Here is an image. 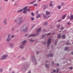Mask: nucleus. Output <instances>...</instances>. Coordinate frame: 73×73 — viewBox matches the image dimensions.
Wrapping results in <instances>:
<instances>
[{"label": "nucleus", "instance_id": "nucleus-25", "mask_svg": "<svg viewBox=\"0 0 73 73\" xmlns=\"http://www.w3.org/2000/svg\"><path fill=\"white\" fill-rule=\"evenodd\" d=\"M66 45H70V43L67 42L66 43Z\"/></svg>", "mask_w": 73, "mask_h": 73}, {"label": "nucleus", "instance_id": "nucleus-36", "mask_svg": "<svg viewBox=\"0 0 73 73\" xmlns=\"http://www.w3.org/2000/svg\"><path fill=\"white\" fill-rule=\"evenodd\" d=\"M15 37V35H13L11 36V38H14Z\"/></svg>", "mask_w": 73, "mask_h": 73}, {"label": "nucleus", "instance_id": "nucleus-28", "mask_svg": "<svg viewBox=\"0 0 73 73\" xmlns=\"http://www.w3.org/2000/svg\"><path fill=\"white\" fill-rule=\"evenodd\" d=\"M40 53V52L38 51H37L36 52V54H38Z\"/></svg>", "mask_w": 73, "mask_h": 73}, {"label": "nucleus", "instance_id": "nucleus-18", "mask_svg": "<svg viewBox=\"0 0 73 73\" xmlns=\"http://www.w3.org/2000/svg\"><path fill=\"white\" fill-rule=\"evenodd\" d=\"M52 1H51L50 3V7H52L53 5V4H52Z\"/></svg>", "mask_w": 73, "mask_h": 73}, {"label": "nucleus", "instance_id": "nucleus-45", "mask_svg": "<svg viewBox=\"0 0 73 73\" xmlns=\"http://www.w3.org/2000/svg\"><path fill=\"white\" fill-rule=\"evenodd\" d=\"M43 44H46V42H43Z\"/></svg>", "mask_w": 73, "mask_h": 73}, {"label": "nucleus", "instance_id": "nucleus-57", "mask_svg": "<svg viewBox=\"0 0 73 73\" xmlns=\"http://www.w3.org/2000/svg\"><path fill=\"white\" fill-rule=\"evenodd\" d=\"M61 20L60 19L58 21V22H60V21H61Z\"/></svg>", "mask_w": 73, "mask_h": 73}, {"label": "nucleus", "instance_id": "nucleus-53", "mask_svg": "<svg viewBox=\"0 0 73 73\" xmlns=\"http://www.w3.org/2000/svg\"><path fill=\"white\" fill-rule=\"evenodd\" d=\"M44 36H44V35H43L42 36V38H44Z\"/></svg>", "mask_w": 73, "mask_h": 73}, {"label": "nucleus", "instance_id": "nucleus-9", "mask_svg": "<svg viewBox=\"0 0 73 73\" xmlns=\"http://www.w3.org/2000/svg\"><path fill=\"white\" fill-rule=\"evenodd\" d=\"M51 43V39H49L47 41V47H49V45Z\"/></svg>", "mask_w": 73, "mask_h": 73}, {"label": "nucleus", "instance_id": "nucleus-21", "mask_svg": "<svg viewBox=\"0 0 73 73\" xmlns=\"http://www.w3.org/2000/svg\"><path fill=\"white\" fill-rule=\"evenodd\" d=\"M67 25H70L71 24V23H70V22H68L67 23Z\"/></svg>", "mask_w": 73, "mask_h": 73}, {"label": "nucleus", "instance_id": "nucleus-35", "mask_svg": "<svg viewBox=\"0 0 73 73\" xmlns=\"http://www.w3.org/2000/svg\"><path fill=\"white\" fill-rule=\"evenodd\" d=\"M22 60H26L25 58H24V57H22Z\"/></svg>", "mask_w": 73, "mask_h": 73}, {"label": "nucleus", "instance_id": "nucleus-10", "mask_svg": "<svg viewBox=\"0 0 73 73\" xmlns=\"http://www.w3.org/2000/svg\"><path fill=\"white\" fill-rule=\"evenodd\" d=\"M10 36V35H8V37L6 39V41L7 42H9L11 40V38H10L9 37Z\"/></svg>", "mask_w": 73, "mask_h": 73}, {"label": "nucleus", "instance_id": "nucleus-11", "mask_svg": "<svg viewBox=\"0 0 73 73\" xmlns=\"http://www.w3.org/2000/svg\"><path fill=\"white\" fill-rule=\"evenodd\" d=\"M53 56V54H48L47 55V57H52Z\"/></svg>", "mask_w": 73, "mask_h": 73}, {"label": "nucleus", "instance_id": "nucleus-38", "mask_svg": "<svg viewBox=\"0 0 73 73\" xmlns=\"http://www.w3.org/2000/svg\"><path fill=\"white\" fill-rule=\"evenodd\" d=\"M58 71H59V69L57 68V71H56V73H58Z\"/></svg>", "mask_w": 73, "mask_h": 73}, {"label": "nucleus", "instance_id": "nucleus-23", "mask_svg": "<svg viewBox=\"0 0 73 73\" xmlns=\"http://www.w3.org/2000/svg\"><path fill=\"white\" fill-rule=\"evenodd\" d=\"M61 8V7L60 6H58V9H60Z\"/></svg>", "mask_w": 73, "mask_h": 73}, {"label": "nucleus", "instance_id": "nucleus-42", "mask_svg": "<svg viewBox=\"0 0 73 73\" xmlns=\"http://www.w3.org/2000/svg\"><path fill=\"white\" fill-rule=\"evenodd\" d=\"M47 16L46 15H44V18H45Z\"/></svg>", "mask_w": 73, "mask_h": 73}, {"label": "nucleus", "instance_id": "nucleus-43", "mask_svg": "<svg viewBox=\"0 0 73 73\" xmlns=\"http://www.w3.org/2000/svg\"><path fill=\"white\" fill-rule=\"evenodd\" d=\"M35 27V25H34L33 26L31 27V29H32L33 28Z\"/></svg>", "mask_w": 73, "mask_h": 73}, {"label": "nucleus", "instance_id": "nucleus-37", "mask_svg": "<svg viewBox=\"0 0 73 73\" xmlns=\"http://www.w3.org/2000/svg\"><path fill=\"white\" fill-rule=\"evenodd\" d=\"M33 5H34L35 7H36L37 5V4H34Z\"/></svg>", "mask_w": 73, "mask_h": 73}, {"label": "nucleus", "instance_id": "nucleus-63", "mask_svg": "<svg viewBox=\"0 0 73 73\" xmlns=\"http://www.w3.org/2000/svg\"><path fill=\"white\" fill-rule=\"evenodd\" d=\"M12 73H15V72L13 71Z\"/></svg>", "mask_w": 73, "mask_h": 73}, {"label": "nucleus", "instance_id": "nucleus-24", "mask_svg": "<svg viewBox=\"0 0 73 73\" xmlns=\"http://www.w3.org/2000/svg\"><path fill=\"white\" fill-rule=\"evenodd\" d=\"M40 17H41V15H38L37 16L36 18L37 19L38 18H40Z\"/></svg>", "mask_w": 73, "mask_h": 73}, {"label": "nucleus", "instance_id": "nucleus-52", "mask_svg": "<svg viewBox=\"0 0 73 73\" xmlns=\"http://www.w3.org/2000/svg\"><path fill=\"white\" fill-rule=\"evenodd\" d=\"M5 1H8V0H4Z\"/></svg>", "mask_w": 73, "mask_h": 73}, {"label": "nucleus", "instance_id": "nucleus-51", "mask_svg": "<svg viewBox=\"0 0 73 73\" xmlns=\"http://www.w3.org/2000/svg\"><path fill=\"white\" fill-rule=\"evenodd\" d=\"M28 73H31V71H29V72H28Z\"/></svg>", "mask_w": 73, "mask_h": 73}, {"label": "nucleus", "instance_id": "nucleus-49", "mask_svg": "<svg viewBox=\"0 0 73 73\" xmlns=\"http://www.w3.org/2000/svg\"><path fill=\"white\" fill-rule=\"evenodd\" d=\"M45 63H48V61L46 60L45 61Z\"/></svg>", "mask_w": 73, "mask_h": 73}, {"label": "nucleus", "instance_id": "nucleus-22", "mask_svg": "<svg viewBox=\"0 0 73 73\" xmlns=\"http://www.w3.org/2000/svg\"><path fill=\"white\" fill-rule=\"evenodd\" d=\"M45 66L46 67V68H49V65L46 64Z\"/></svg>", "mask_w": 73, "mask_h": 73}, {"label": "nucleus", "instance_id": "nucleus-7", "mask_svg": "<svg viewBox=\"0 0 73 73\" xmlns=\"http://www.w3.org/2000/svg\"><path fill=\"white\" fill-rule=\"evenodd\" d=\"M28 66H29V64H28V63L27 62L25 63L24 65L23 66V70H26L27 69V68L28 67Z\"/></svg>", "mask_w": 73, "mask_h": 73}, {"label": "nucleus", "instance_id": "nucleus-58", "mask_svg": "<svg viewBox=\"0 0 73 73\" xmlns=\"http://www.w3.org/2000/svg\"><path fill=\"white\" fill-rule=\"evenodd\" d=\"M68 19H70V16H68Z\"/></svg>", "mask_w": 73, "mask_h": 73}, {"label": "nucleus", "instance_id": "nucleus-12", "mask_svg": "<svg viewBox=\"0 0 73 73\" xmlns=\"http://www.w3.org/2000/svg\"><path fill=\"white\" fill-rule=\"evenodd\" d=\"M73 20V15H70V20L72 21Z\"/></svg>", "mask_w": 73, "mask_h": 73}, {"label": "nucleus", "instance_id": "nucleus-40", "mask_svg": "<svg viewBox=\"0 0 73 73\" xmlns=\"http://www.w3.org/2000/svg\"><path fill=\"white\" fill-rule=\"evenodd\" d=\"M14 30H15V28H12L11 29V31H14Z\"/></svg>", "mask_w": 73, "mask_h": 73}, {"label": "nucleus", "instance_id": "nucleus-33", "mask_svg": "<svg viewBox=\"0 0 73 73\" xmlns=\"http://www.w3.org/2000/svg\"><path fill=\"white\" fill-rule=\"evenodd\" d=\"M51 34V33H50L47 34V36H49V35H50Z\"/></svg>", "mask_w": 73, "mask_h": 73}, {"label": "nucleus", "instance_id": "nucleus-2", "mask_svg": "<svg viewBox=\"0 0 73 73\" xmlns=\"http://www.w3.org/2000/svg\"><path fill=\"white\" fill-rule=\"evenodd\" d=\"M41 28H40L39 29H37L36 30V34H35L30 35L28 37V38H29V37H35L36 36V35H38V34H39V33L41 32Z\"/></svg>", "mask_w": 73, "mask_h": 73}, {"label": "nucleus", "instance_id": "nucleus-1", "mask_svg": "<svg viewBox=\"0 0 73 73\" xmlns=\"http://www.w3.org/2000/svg\"><path fill=\"white\" fill-rule=\"evenodd\" d=\"M22 19H23V17H20L17 19H15L14 22L19 25H20L23 22V21H22Z\"/></svg>", "mask_w": 73, "mask_h": 73}, {"label": "nucleus", "instance_id": "nucleus-20", "mask_svg": "<svg viewBox=\"0 0 73 73\" xmlns=\"http://www.w3.org/2000/svg\"><path fill=\"white\" fill-rule=\"evenodd\" d=\"M47 25H48V23L47 22L43 24V25L44 26H46Z\"/></svg>", "mask_w": 73, "mask_h": 73}, {"label": "nucleus", "instance_id": "nucleus-44", "mask_svg": "<svg viewBox=\"0 0 73 73\" xmlns=\"http://www.w3.org/2000/svg\"><path fill=\"white\" fill-rule=\"evenodd\" d=\"M64 29V28L63 27H61L60 28V30H63Z\"/></svg>", "mask_w": 73, "mask_h": 73}, {"label": "nucleus", "instance_id": "nucleus-26", "mask_svg": "<svg viewBox=\"0 0 73 73\" xmlns=\"http://www.w3.org/2000/svg\"><path fill=\"white\" fill-rule=\"evenodd\" d=\"M68 49H69V48L68 47H66L64 48V50L66 51L67 50H68Z\"/></svg>", "mask_w": 73, "mask_h": 73}, {"label": "nucleus", "instance_id": "nucleus-13", "mask_svg": "<svg viewBox=\"0 0 73 73\" xmlns=\"http://www.w3.org/2000/svg\"><path fill=\"white\" fill-rule=\"evenodd\" d=\"M4 24L5 25H7V19H5L4 21Z\"/></svg>", "mask_w": 73, "mask_h": 73}, {"label": "nucleus", "instance_id": "nucleus-32", "mask_svg": "<svg viewBox=\"0 0 73 73\" xmlns=\"http://www.w3.org/2000/svg\"><path fill=\"white\" fill-rule=\"evenodd\" d=\"M31 19L32 21H33V20H34V19H35V18L34 17H32L31 18Z\"/></svg>", "mask_w": 73, "mask_h": 73}, {"label": "nucleus", "instance_id": "nucleus-56", "mask_svg": "<svg viewBox=\"0 0 73 73\" xmlns=\"http://www.w3.org/2000/svg\"><path fill=\"white\" fill-rule=\"evenodd\" d=\"M58 66H59V64H58V63H57L56 64Z\"/></svg>", "mask_w": 73, "mask_h": 73}, {"label": "nucleus", "instance_id": "nucleus-30", "mask_svg": "<svg viewBox=\"0 0 73 73\" xmlns=\"http://www.w3.org/2000/svg\"><path fill=\"white\" fill-rule=\"evenodd\" d=\"M35 2H36V1H34L33 2H31V3H30V4H32L33 3H35Z\"/></svg>", "mask_w": 73, "mask_h": 73}, {"label": "nucleus", "instance_id": "nucleus-41", "mask_svg": "<svg viewBox=\"0 0 73 73\" xmlns=\"http://www.w3.org/2000/svg\"><path fill=\"white\" fill-rule=\"evenodd\" d=\"M31 15H32V16H34L35 15V14H34L33 13H32Z\"/></svg>", "mask_w": 73, "mask_h": 73}, {"label": "nucleus", "instance_id": "nucleus-31", "mask_svg": "<svg viewBox=\"0 0 73 73\" xmlns=\"http://www.w3.org/2000/svg\"><path fill=\"white\" fill-rule=\"evenodd\" d=\"M62 37L63 38H65V35H62Z\"/></svg>", "mask_w": 73, "mask_h": 73}, {"label": "nucleus", "instance_id": "nucleus-19", "mask_svg": "<svg viewBox=\"0 0 73 73\" xmlns=\"http://www.w3.org/2000/svg\"><path fill=\"white\" fill-rule=\"evenodd\" d=\"M46 13L47 15H50V12L46 11Z\"/></svg>", "mask_w": 73, "mask_h": 73}, {"label": "nucleus", "instance_id": "nucleus-55", "mask_svg": "<svg viewBox=\"0 0 73 73\" xmlns=\"http://www.w3.org/2000/svg\"><path fill=\"white\" fill-rule=\"evenodd\" d=\"M53 72H56V70H53Z\"/></svg>", "mask_w": 73, "mask_h": 73}, {"label": "nucleus", "instance_id": "nucleus-60", "mask_svg": "<svg viewBox=\"0 0 73 73\" xmlns=\"http://www.w3.org/2000/svg\"><path fill=\"white\" fill-rule=\"evenodd\" d=\"M27 35H28V34H26L25 35V37H26V36H27Z\"/></svg>", "mask_w": 73, "mask_h": 73}, {"label": "nucleus", "instance_id": "nucleus-29", "mask_svg": "<svg viewBox=\"0 0 73 73\" xmlns=\"http://www.w3.org/2000/svg\"><path fill=\"white\" fill-rule=\"evenodd\" d=\"M35 41V40H32V39H30L29 40V41H30V42H33Z\"/></svg>", "mask_w": 73, "mask_h": 73}, {"label": "nucleus", "instance_id": "nucleus-16", "mask_svg": "<svg viewBox=\"0 0 73 73\" xmlns=\"http://www.w3.org/2000/svg\"><path fill=\"white\" fill-rule=\"evenodd\" d=\"M61 5L62 6H64V5H66V3H64V2H62L61 4Z\"/></svg>", "mask_w": 73, "mask_h": 73}, {"label": "nucleus", "instance_id": "nucleus-46", "mask_svg": "<svg viewBox=\"0 0 73 73\" xmlns=\"http://www.w3.org/2000/svg\"><path fill=\"white\" fill-rule=\"evenodd\" d=\"M51 64H52V65H54V62H52V63H51Z\"/></svg>", "mask_w": 73, "mask_h": 73}, {"label": "nucleus", "instance_id": "nucleus-61", "mask_svg": "<svg viewBox=\"0 0 73 73\" xmlns=\"http://www.w3.org/2000/svg\"><path fill=\"white\" fill-rule=\"evenodd\" d=\"M17 5V4L16 3L15 4V5Z\"/></svg>", "mask_w": 73, "mask_h": 73}, {"label": "nucleus", "instance_id": "nucleus-59", "mask_svg": "<svg viewBox=\"0 0 73 73\" xmlns=\"http://www.w3.org/2000/svg\"><path fill=\"white\" fill-rule=\"evenodd\" d=\"M71 54H73V52H71Z\"/></svg>", "mask_w": 73, "mask_h": 73}, {"label": "nucleus", "instance_id": "nucleus-27", "mask_svg": "<svg viewBox=\"0 0 73 73\" xmlns=\"http://www.w3.org/2000/svg\"><path fill=\"white\" fill-rule=\"evenodd\" d=\"M57 37L58 38H61V35H58Z\"/></svg>", "mask_w": 73, "mask_h": 73}, {"label": "nucleus", "instance_id": "nucleus-50", "mask_svg": "<svg viewBox=\"0 0 73 73\" xmlns=\"http://www.w3.org/2000/svg\"><path fill=\"white\" fill-rule=\"evenodd\" d=\"M56 44H57V41H56L55 42V45H56Z\"/></svg>", "mask_w": 73, "mask_h": 73}, {"label": "nucleus", "instance_id": "nucleus-17", "mask_svg": "<svg viewBox=\"0 0 73 73\" xmlns=\"http://www.w3.org/2000/svg\"><path fill=\"white\" fill-rule=\"evenodd\" d=\"M66 16V15H63L62 17V19H65V17Z\"/></svg>", "mask_w": 73, "mask_h": 73}, {"label": "nucleus", "instance_id": "nucleus-64", "mask_svg": "<svg viewBox=\"0 0 73 73\" xmlns=\"http://www.w3.org/2000/svg\"><path fill=\"white\" fill-rule=\"evenodd\" d=\"M51 73H54V72H52Z\"/></svg>", "mask_w": 73, "mask_h": 73}, {"label": "nucleus", "instance_id": "nucleus-4", "mask_svg": "<svg viewBox=\"0 0 73 73\" xmlns=\"http://www.w3.org/2000/svg\"><path fill=\"white\" fill-rule=\"evenodd\" d=\"M27 41L24 40L23 41L21 42V44L19 46V48L21 49H24L25 46V45L26 44Z\"/></svg>", "mask_w": 73, "mask_h": 73}, {"label": "nucleus", "instance_id": "nucleus-15", "mask_svg": "<svg viewBox=\"0 0 73 73\" xmlns=\"http://www.w3.org/2000/svg\"><path fill=\"white\" fill-rule=\"evenodd\" d=\"M14 46V44L13 43H11L10 44V46L11 47H13Z\"/></svg>", "mask_w": 73, "mask_h": 73}, {"label": "nucleus", "instance_id": "nucleus-39", "mask_svg": "<svg viewBox=\"0 0 73 73\" xmlns=\"http://www.w3.org/2000/svg\"><path fill=\"white\" fill-rule=\"evenodd\" d=\"M0 72H3V69L1 68L0 70Z\"/></svg>", "mask_w": 73, "mask_h": 73}, {"label": "nucleus", "instance_id": "nucleus-62", "mask_svg": "<svg viewBox=\"0 0 73 73\" xmlns=\"http://www.w3.org/2000/svg\"><path fill=\"white\" fill-rule=\"evenodd\" d=\"M1 27H0V30H1Z\"/></svg>", "mask_w": 73, "mask_h": 73}, {"label": "nucleus", "instance_id": "nucleus-3", "mask_svg": "<svg viewBox=\"0 0 73 73\" xmlns=\"http://www.w3.org/2000/svg\"><path fill=\"white\" fill-rule=\"evenodd\" d=\"M22 28L23 30L22 31V32H27L29 29V28H28V26H27L26 24H25L23 25L22 27Z\"/></svg>", "mask_w": 73, "mask_h": 73}, {"label": "nucleus", "instance_id": "nucleus-8", "mask_svg": "<svg viewBox=\"0 0 73 73\" xmlns=\"http://www.w3.org/2000/svg\"><path fill=\"white\" fill-rule=\"evenodd\" d=\"M8 56V55H3L2 56L1 58H0V60H5V58H6Z\"/></svg>", "mask_w": 73, "mask_h": 73}, {"label": "nucleus", "instance_id": "nucleus-14", "mask_svg": "<svg viewBox=\"0 0 73 73\" xmlns=\"http://www.w3.org/2000/svg\"><path fill=\"white\" fill-rule=\"evenodd\" d=\"M23 10H24V9H23L20 10H18V11H17V13H20V12H21L23 11Z\"/></svg>", "mask_w": 73, "mask_h": 73}, {"label": "nucleus", "instance_id": "nucleus-6", "mask_svg": "<svg viewBox=\"0 0 73 73\" xmlns=\"http://www.w3.org/2000/svg\"><path fill=\"white\" fill-rule=\"evenodd\" d=\"M31 60L35 65H36L37 63L36 62V58L34 56H31Z\"/></svg>", "mask_w": 73, "mask_h": 73}, {"label": "nucleus", "instance_id": "nucleus-5", "mask_svg": "<svg viewBox=\"0 0 73 73\" xmlns=\"http://www.w3.org/2000/svg\"><path fill=\"white\" fill-rule=\"evenodd\" d=\"M27 8H28V7L27 6L23 8V9H24V11L23 12V13H24V14L27 13V11L28 12H30V11H31V10L30 9H27Z\"/></svg>", "mask_w": 73, "mask_h": 73}, {"label": "nucleus", "instance_id": "nucleus-54", "mask_svg": "<svg viewBox=\"0 0 73 73\" xmlns=\"http://www.w3.org/2000/svg\"><path fill=\"white\" fill-rule=\"evenodd\" d=\"M19 30H17L16 31V32H19Z\"/></svg>", "mask_w": 73, "mask_h": 73}, {"label": "nucleus", "instance_id": "nucleus-47", "mask_svg": "<svg viewBox=\"0 0 73 73\" xmlns=\"http://www.w3.org/2000/svg\"><path fill=\"white\" fill-rule=\"evenodd\" d=\"M60 25H58V26L57 28H60Z\"/></svg>", "mask_w": 73, "mask_h": 73}, {"label": "nucleus", "instance_id": "nucleus-48", "mask_svg": "<svg viewBox=\"0 0 73 73\" xmlns=\"http://www.w3.org/2000/svg\"><path fill=\"white\" fill-rule=\"evenodd\" d=\"M47 7H45L44 8V9H46V8H47Z\"/></svg>", "mask_w": 73, "mask_h": 73}, {"label": "nucleus", "instance_id": "nucleus-34", "mask_svg": "<svg viewBox=\"0 0 73 73\" xmlns=\"http://www.w3.org/2000/svg\"><path fill=\"white\" fill-rule=\"evenodd\" d=\"M69 68L70 69V70H72L73 69V67H69Z\"/></svg>", "mask_w": 73, "mask_h": 73}]
</instances>
